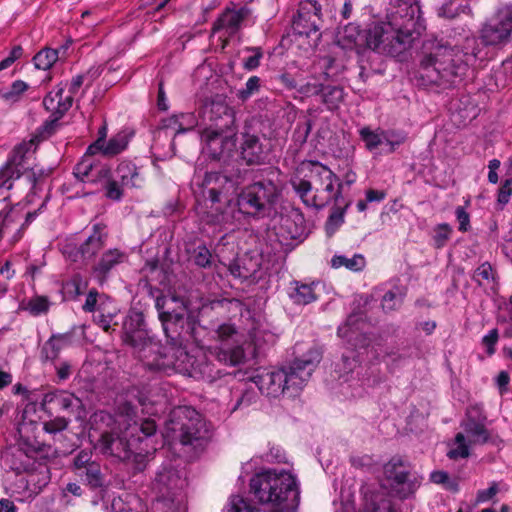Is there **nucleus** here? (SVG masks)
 <instances>
[{"instance_id": "9b49d317", "label": "nucleus", "mask_w": 512, "mask_h": 512, "mask_svg": "<svg viewBox=\"0 0 512 512\" xmlns=\"http://www.w3.org/2000/svg\"><path fill=\"white\" fill-rule=\"evenodd\" d=\"M217 341L208 348V355L227 366H238L246 359L245 337L233 325L223 324L216 330Z\"/></svg>"}, {"instance_id": "5fc2aeb1", "label": "nucleus", "mask_w": 512, "mask_h": 512, "mask_svg": "<svg viewBox=\"0 0 512 512\" xmlns=\"http://www.w3.org/2000/svg\"><path fill=\"white\" fill-rule=\"evenodd\" d=\"M92 459V452L88 450H81L74 458V468L76 473L81 472L86 467L95 463Z\"/></svg>"}, {"instance_id": "2f4dec72", "label": "nucleus", "mask_w": 512, "mask_h": 512, "mask_svg": "<svg viewBox=\"0 0 512 512\" xmlns=\"http://www.w3.org/2000/svg\"><path fill=\"white\" fill-rule=\"evenodd\" d=\"M93 154L86 152L82 160L74 167L73 174L81 182H95L98 181L97 172L100 169L96 168L91 158Z\"/></svg>"}, {"instance_id": "0e129e2a", "label": "nucleus", "mask_w": 512, "mask_h": 512, "mask_svg": "<svg viewBox=\"0 0 512 512\" xmlns=\"http://www.w3.org/2000/svg\"><path fill=\"white\" fill-rule=\"evenodd\" d=\"M114 314L108 313L104 314L102 312H98L94 315L95 323L101 327L105 332H109L112 329Z\"/></svg>"}, {"instance_id": "2eb2a0df", "label": "nucleus", "mask_w": 512, "mask_h": 512, "mask_svg": "<svg viewBox=\"0 0 512 512\" xmlns=\"http://www.w3.org/2000/svg\"><path fill=\"white\" fill-rule=\"evenodd\" d=\"M481 39L486 45H503L512 38V3L500 8L481 29Z\"/></svg>"}, {"instance_id": "f704fd0d", "label": "nucleus", "mask_w": 512, "mask_h": 512, "mask_svg": "<svg viewBox=\"0 0 512 512\" xmlns=\"http://www.w3.org/2000/svg\"><path fill=\"white\" fill-rule=\"evenodd\" d=\"M461 14H471V7L468 4H456L449 1L437 8V15L446 20H453Z\"/></svg>"}, {"instance_id": "473e14b6", "label": "nucleus", "mask_w": 512, "mask_h": 512, "mask_svg": "<svg viewBox=\"0 0 512 512\" xmlns=\"http://www.w3.org/2000/svg\"><path fill=\"white\" fill-rule=\"evenodd\" d=\"M131 135L126 131H120L112 138H110L105 144L103 148L99 149L98 152L102 153L105 156L113 157L128 147Z\"/></svg>"}, {"instance_id": "dca6fc26", "label": "nucleus", "mask_w": 512, "mask_h": 512, "mask_svg": "<svg viewBox=\"0 0 512 512\" xmlns=\"http://www.w3.org/2000/svg\"><path fill=\"white\" fill-rule=\"evenodd\" d=\"M34 145V140L22 142L17 145L5 165L0 169V196L7 199L4 191H9L13 187V181L19 179L23 171L27 169L25 166L28 155Z\"/></svg>"}, {"instance_id": "09e8293b", "label": "nucleus", "mask_w": 512, "mask_h": 512, "mask_svg": "<svg viewBox=\"0 0 512 512\" xmlns=\"http://www.w3.org/2000/svg\"><path fill=\"white\" fill-rule=\"evenodd\" d=\"M28 89V84L24 81H14L11 86L3 92L2 96L7 101H17L20 96Z\"/></svg>"}, {"instance_id": "79ce46f5", "label": "nucleus", "mask_w": 512, "mask_h": 512, "mask_svg": "<svg viewBox=\"0 0 512 512\" xmlns=\"http://www.w3.org/2000/svg\"><path fill=\"white\" fill-rule=\"evenodd\" d=\"M261 87V79L258 76H251L245 83V86L236 93L237 98L246 102L253 95L259 92Z\"/></svg>"}, {"instance_id": "4c0bfd02", "label": "nucleus", "mask_w": 512, "mask_h": 512, "mask_svg": "<svg viewBox=\"0 0 512 512\" xmlns=\"http://www.w3.org/2000/svg\"><path fill=\"white\" fill-rule=\"evenodd\" d=\"M77 475L92 488L101 487L103 485L100 465L96 462L92 463L81 472H78Z\"/></svg>"}, {"instance_id": "680f3d73", "label": "nucleus", "mask_w": 512, "mask_h": 512, "mask_svg": "<svg viewBox=\"0 0 512 512\" xmlns=\"http://www.w3.org/2000/svg\"><path fill=\"white\" fill-rule=\"evenodd\" d=\"M499 491L498 484L492 482L490 487L487 489L479 490L476 495L477 503H485L491 500Z\"/></svg>"}, {"instance_id": "864d4df0", "label": "nucleus", "mask_w": 512, "mask_h": 512, "mask_svg": "<svg viewBox=\"0 0 512 512\" xmlns=\"http://www.w3.org/2000/svg\"><path fill=\"white\" fill-rule=\"evenodd\" d=\"M451 234V228L448 224H440L435 230L433 236L434 244L437 248H441L445 245Z\"/></svg>"}, {"instance_id": "4468645a", "label": "nucleus", "mask_w": 512, "mask_h": 512, "mask_svg": "<svg viewBox=\"0 0 512 512\" xmlns=\"http://www.w3.org/2000/svg\"><path fill=\"white\" fill-rule=\"evenodd\" d=\"M321 5L315 0H304L300 2L297 15L293 19V31L306 37H313V45L320 39L322 26Z\"/></svg>"}, {"instance_id": "49530a36", "label": "nucleus", "mask_w": 512, "mask_h": 512, "mask_svg": "<svg viewBox=\"0 0 512 512\" xmlns=\"http://www.w3.org/2000/svg\"><path fill=\"white\" fill-rule=\"evenodd\" d=\"M367 512H394V509L389 498L378 494L367 505Z\"/></svg>"}, {"instance_id": "69168bd1", "label": "nucleus", "mask_w": 512, "mask_h": 512, "mask_svg": "<svg viewBox=\"0 0 512 512\" xmlns=\"http://www.w3.org/2000/svg\"><path fill=\"white\" fill-rule=\"evenodd\" d=\"M339 204L340 202L338 204H335L336 207L334 208L333 213L329 217V222L335 223L336 225H340L344 222V214L351 205V201H347L343 206H340Z\"/></svg>"}, {"instance_id": "6ab92c4d", "label": "nucleus", "mask_w": 512, "mask_h": 512, "mask_svg": "<svg viewBox=\"0 0 512 512\" xmlns=\"http://www.w3.org/2000/svg\"><path fill=\"white\" fill-rule=\"evenodd\" d=\"M201 141L203 149L213 158L220 159L228 156L235 148L233 137L223 135L222 132L212 128H207L201 133Z\"/></svg>"}, {"instance_id": "ddd939ff", "label": "nucleus", "mask_w": 512, "mask_h": 512, "mask_svg": "<svg viewBox=\"0 0 512 512\" xmlns=\"http://www.w3.org/2000/svg\"><path fill=\"white\" fill-rule=\"evenodd\" d=\"M384 473L390 482L391 490L401 499L412 496L420 487L422 477L411 472L400 458H392L384 466Z\"/></svg>"}, {"instance_id": "c85d7f7f", "label": "nucleus", "mask_w": 512, "mask_h": 512, "mask_svg": "<svg viewBox=\"0 0 512 512\" xmlns=\"http://www.w3.org/2000/svg\"><path fill=\"white\" fill-rule=\"evenodd\" d=\"M44 402L54 403L61 410L71 413L82 407L81 399L67 391H55L47 393L44 397Z\"/></svg>"}, {"instance_id": "774afa93", "label": "nucleus", "mask_w": 512, "mask_h": 512, "mask_svg": "<svg viewBox=\"0 0 512 512\" xmlns=\"http://www.w3.org/2000/svg\"><path fill=\"white\" fill-rule=\"evenodd\" d=\"M91 423L92 425L102 423L107 427H111V425L114 423V418L110 413L106 411H98L91 417Z\"/></svg>"}, {"instance_id": "cd10ccee", "label": "nucleus", "mask_w": 512, "mask_h": 512, "mask_svg": "<svg viewBox=\"0 0 512 512\" xmlns=\"http://www.w3.org/2000/svg\"><path fill=\"white\" fill-rule=\"evenodd\" d=\"M114 177L125 187H140L144 179L138 171V168L129 161H122L115 170Z\"/></svg>"}, {"instance_id": "58836bf2", "label": "nucleus", "mask_w": 512, "mask_h": 512, "mask_svg": "<svg viewBox=\"0 0 512 512\" xmlns=\"http://www.w3.org/2000/svg\"><path fill=\"white\" fill-rule=\"evenodd\" d=\"M58 59V50L45 48L39 51L33 58L35 67L41 70L50 69Z\"/></svg>"}, {"instance_id": "c756f323", "label": "nucleus", "mask_w": 512, "mask_h": 512, "mask_svg": "<svg viewBox=\"0 0 512 512\" xmlns=\"http://www.w3.org/2000/svg\"><path fill=\"white\" fill-rule=\"evenodd\" d=\"M105 242V235L97 227L93 233L80 245V254L82 261L86 262L94 258V256L102 249Z\"/></svg>"}, {"instance_id": "412c9836", "label": "nucleus", "mask_w": 512, "mask_h": 512, "mask_svg": "<svg viewBox=\"0 0 512 512\" xmlns=\"http://www.w3.org/2000/svg\"><path fill=\"white\" fill-rule=\"evenodd\" d=\"M99 446L104 454L112 455L120 460H130L132 455L130 444L112 431L101 433Z\"/></svg>"}, {"instance_id": "1a4fd4ad", "label": "nucleus", "mask_w": 512, "mask_h": 512, "mask_svg": "<svg viewBox=\"0 0 512 512\" xmlns=\"http://www.w3.org/2000/svg\"><path fill=\"white\" fill-rule=\"evenodd\" d=\"M279 197L277 186L270 180L254 182L241 190L237 196L238 213L263 218L275 212Z\"/></svg>"}, {"instance_id": "6e6552de", "label": "nucleus", "mask_w": 512, "mask_h": 512, "mask_svg": "<svg viewBox=\"0 0 512 512\" xmlns=\"http://www.w3.org/2000/svg\"><path fill=\"white\" fill-rule=\"evenodd\" d=\"M210 434V427L202 415L189 406L174 408L165 427V437L178 440L185 446H202L210 438Z\"/></svg>"}, {"instance_id": "c03bdc74", "label": "nucleus", "mask_w": 512, "mask_h": 512, "mask_svg": "<svg viewBox=\"0 0 512 512\" xmlns=\"http://www.w3.org/2000/svg\"><path fill=\"white\" fill-rule=\"evenodd\" d=\"M403 301V294L400 290H390L382 298V308L385 311H393L399 308Z\"/></svg>"}, {"instance_id": "393cba45", "label": "nucleus", "mask_w": 512, "mask_h": 512, "mask_svg": "<svg viewBox=\"0 0 512 512\" xmlns=\"http://www.w3.org/2000/svg\"><path fill=\"white\" fill-rule=\"evenodd\" d=\"M241 156L247 164H261L266 158V150L256 135L245 133L241 144Z\"/></svg>"}, {"instance_id": "13d9d810", "label": "nucleus", "mask_w": 512, "mask_h": 512, "mask_svg": "<svg viewBox=\"0 0 512 512\" xmlns=\"http://www.w3.org/2000/svg\"><path fill=\"white\" fill-rule=\"evenodd\" d=\"M249 51L253 52V55L247 57L243 61V67L246 70H255L259 67L260 61L263 58V53L260 48H248Z\"/></svg>"}, {"instance_id": "b1692460", "label": "nucleus", "mask_w": 512, "mask_h": 512, "mask_svg": "<svg viewBox=\"0 0 512 512\" xmlns=\"http://www.w3.org/2000/svg\"><path fill=\"white\" fill-rule=\"evenodd\" d=\"M127 261L128 254L125 251L117 248L108 249L94 266L93 272L99 281H104L110 271Z\"/></svg>"}, {"instance_id": "8fccbe9b", "label": "nucleus", "mask_w": 512, "mask_h": 512, "mask_svg": "<svg viewBox=\"0 0 512 512\" xmlns=\"http://www.w3.org/2000/svg\"><path fill=\"white\" fill-rule=\"evenodd\" d=\"M430 479L433 483L442 484L450 491L456 492L458 490V483L455 480L450 479L447 472L434 471L431 473Z\"/></svg>"}, {"instance_id": "5701e85b", "label": "nucleus", "mask_w": 512, "mask_h": 512, "mask_svg": "<svg viewBox=\"0 0 512 512\" xmlns=\"http://www.w3.org/2000/svg\"><path fill=\"white\" fill-rule=\"evenodd\" d=\"M363 322L361 321L360 314H351L348 316L346 322L339 326V337L346 339L348 344L352 347L364 348L366 346V337L362 333Z\"/></svg>"}, {"instance_id": "aec40b11", "label": "nucleus", "mask_w": 512, "mask_h": 512, "mask_svg": "<svg viewBox=\"0 0 512 512\" xmlns=\"http://www.w3.org/2000/svg\"><path fill=\"white\" fill-rule=\"evenodd\" d=\"M73 97L64 88L58 87L57 89L49 92L44 98V107L56 115L55 119L45 125V129H52L56 125L58 119L66 113L72 106Z\"/></svg>"}, {"instance_id": "f8f14e48", "label": "nucleus", "mask_w": 512, "mask_h": 512, "mask_svg": "<svg viewBox=\"0 0 512 512\" xmlns=\"http://www.w3.org/2000/svg\"><path fill=\"white\" fill-rule=\"evenodd\" d=\"M155 307L168 338L175 340L176 336L191 332V316L186 303L182 299L175 296L157 297Z\"/></svg>"}, {"instance_id": "f03ea898", "label": "nucleus", "mask_w": 512, "mask_h": 512, "mask_svg": "<svg viewBox=\"0 0 512 512\" xmlns=\"http://www.w3.org/2000/svg\"><path fill=\"white\" fill-rule=\"evenodd\" d=\"M386 19L365 30V45L392 57L407 51L425 28L417 0H391Z\"/></svg>"}, {"instance_id": "c9c22d12", "label": "nucleus", "mask_w": 512, "mask_h": 512, "mask_svg": "<svg viewBox=\"0 0 512 512\" xmlns=\"http://www.w3.org/2000/svg\"><path fill=\"white\" fill-rule=\"evenodd\" d=\"M463 427L470 443L483 444L488 441L489 433L484 424L469 420L463 425Z\"/></svg>"}, {"instance_id": "3c124183", "label": "nucleus", "mask_w": 512, "mask_h": 512, "mask_svg": "<svg viewBox=\"0 0 512 512\" xmlns=\"http://www.w3.org/2000/svg\"><path fill=\"white\" fill-rule=\"evenodd\" d=\"M344 37L349 40L351 44L362 46L365 44V31L362 33L358 28L349 24L344 29Z\"/></svg>"}, {"instance_id": "7c9ffc66", "label": "nucleus", "mask_w": 512, "mask_h": 512, "mask_svg": "<svg viewBox=\"0 0 512 512\" xmlns=\"http://www.w3.org/2000/svg\"><path fill=\"white\" fill-rule=\"evenodd\" d=\"M205 113L209 114V119L212 121L225 119L224 126H228L233 122V111L221 97L212 99L210 103L206 105Z\"/></svg>"}, {"instance_id": "052dcab7", "label": "nucleus", "mask_w": 512, "mask_h": 512, "mask_svg": "<svg viewBox=\"0 0 512 512\" xmlns=\"http://www.w3.org/2000/svg\"><path fill=\"white\" fill-rule=\"evenodd\" d=\"M456 219L459 223V231L467 232L470 229V215L466 212L465 208L458 206L455 210Z\"/></svg>"}, {"instance_id": "bf43d9fd", "label": "nucleus", "mask_w": 512, "mask_h": 512, "mask_svg": "<svg viewBox=\"0 0 512 512\" xmlns=\"http://www.w3.org/2000/svg\"><path fill=\"white\" fill-rule=\"evenodd\" d=\"M512 196V178L506 179L499 188L497 202L502 207L508 204Z\"/></svg>"}, {"instance_id": "6e6d98bb", "label": "nucleus", "mask_w": 512, "mask_h": 512, "mask_svg": "<svg viewBox=\"0 0 512 512\" xmlns=\"http://www.w3.org/2000/svg\"><path fill=\"white\" fill-rule=\"evenodd\" d=\"M68 426V421L63 417H56L43 424V429L49 434H56L65 430Z\"/></svg>"}, {"instance_id": "72a5a7b5", "label": "nucleus", "mask_w": 512, "mask_h": 512, "mask_svg": "<svg viewBox=\"0 0 512 512\" xmlns=\"http://www.w3.org/2000/svg\"><path fill=\"white\" fill-rule=\"evenodd\" d=\"M330 263L331 266L335 269L344 267L350 271L358 272L364 269L366 260L362 254H353L351 257L335 254L331 258Z\"/></svg>"}, {"instance_id": "20e7f679", "label": "nucleus", "mask_w": 512, "mask_h": 512, "mask_svg": "<svg viewBox=\"0 0 512 512\" xmlns=\"http://www.w3.org/2000/svg\"><path fill=\"white\" fill-rule=\"evenodd\" d=\"M290 184L307 207L322 209L330 203L342 200L343 183L326 165L310 161L290 179Z\"/></svg>"}, {"instance_id": "338daca9", "label": "nucleus", "mask_w": 512, "mask_h": 512, "mask_svg": "<svg viewBox=\"0 0 512 512\" xmlns=\"http://www.w3.org/2000/svg\"><path fill=\"white\" fill-rule=\"evenodd\" d=\"M28 310L33 315H39L48 310V302L46 299L41 298V297L32 299L28 303Z\"/></svg>"}, {"instance_id": "4be33fe9", "label": "nucleus", "mask_w": 512, "mask_h": 512, "mask_svg": "<svg viewBox=\"0 0 512 512\" xmlns=\"http://www.w3.org/2000/svg\"><path fill=\"white\" fill-rule=\"evenodd\" d=\"M300 91L305 94L322 95V101L328 110L339 108L344 100V90L339 86H324L322 84H306Z\"/></svg>"}, {"instance_id": "e433bc0d", "label": "nucleus", "mask_w": 512, "mask_h": 512, "mask_svg": "<svg viewBox=\"0 0 512 512\" xmlns=\"http://www.w3.org/2000/svg\"><path fill=\"white\" fill-rule=\"evenodd\" d=\"M67 342V337L64 335H53L45 342L42 348V355L47 360H54L58 357Z\"/></svg>"}, {"instance_id": "0eeeda50", "label": "nucleus", "mask_w": 512, "mask_h": 512, "mask_svg": "<svg viewBox=\"0 0 512 512\" xmlns=\"http://www.w3.org/2000/svg\"><path fill=\"white\" fill-rule=\"evenodd\" d=\"M250 487L261 503L298 506L299 489L295 477L288 471L269 469L259 473L251 479Z\"/></svg>"}, {"instance_id": "ea45409f", "label": "nucleus", "mask_w": 512, "mask_h": 512, "mask_svg": "<svg viewBox=\"0 0 512 512\" xmlns=\"http://www.w3.org/2000/svg\"><path fill=\"white\" fill-rule=\"evenodd\" d=\"M223 512H261L251 505L249 501L239 495H233L229 498Z\"/></svg>"}, {"instance_id": "9d476101", "label": "nucleus", "mask_w": 512, "mask_h": 512, "mask_svg": "<svg viewBox=\"0 0 512 512\" xmlns=\"http://www.w3.org/2000/svg\"><path fill=\"white\" fill-rule=\"evenodd\" d=\"M185 480L173 468L164 467L153 482V489L158 494L153 504L155 512H185V502L182 490Z\"/></svg>"}, {"instance_id": "f257e3e1", "label": "nucleus", "mask_w": 512, "mask_h": 512, "mask_svg": "<svg viewBox=\"0 0 512 512\" xmlns=\"http://www.w3.org/2000/svg\"><path fill=\"white\" fill-rule=\"evenodd\" d=\"M121 337L149 370L166 374L178 372L190 376L200 375L209 381L218 374L206 355L196 358L184 347L174 343L163 347L146 329L144 315L140 311H129L122 324Z\"/></svg>"}, {"instance_id": "a19ab883", "label": "nucleus", "mask_w": 512, "mask_h": 512, "mask_svg": "<svg viewBox=\"0 0 512 512\" xmlns=\"http://www.w3.org/2000/svg\"><path fill=\"white\" fill-rule=\"evenodd\" d=\"M447 456L453 460L469 456V445L463 433L455 436L453 447L448 451Z\"/></svg>"}, {"instance_id": "a18cd8bd", "label": "nucleus", "mask_w": 512, "mask_h": 512, "mask_svg": "<svg viewBox=\"0 0 512 512\" xmlns=\"http://www.w3.org/2000/svg\"><path fill=\"white\" fill-rule=\"evenodd\" d=\"M473 278L480 285H484L485 283L489 284L494 282L495 279V271L492 268L491 264L488 262L482 263L474 272Z\"/></svg>"}, {"instance_id": "a878e982", "label": "nucleus", "mask_w": 512, "mask_h": 512, "mask_svg": "<svg viewBox=\"0 0 512 512\" xmlns=\"http://www.w3.org/2000/svg\"><path fill=\"white\" fill-rule=\"evenodd\" d=\"M98 181L102 182L104 195L112 201H120L123 197L122 183L112 175L111 169L107 166H101L97 172Z\"/></svg>"}, {"instance_id": "f3484780", "label": "nucleus", "mask_w": 512, "mask_h": 512, "mask_svg": "<svg viewBox=\"0 0 512 512\" xmlns=\"http://www.w3.org/2000/svg\"><path fill=\"white\" fill-rule=\"evenodd\" d=\"M361 140L365 148L374 154H390L406 140V134L395 130H372L369 127H363L359 131Z\"/></svg>"}, {"instance_id": "39448f33", "label": "nucleus", "mask_w": 512, "mask_h": 512, "mask_svg": "<svg viewBox=\"0 0 512 512\" xmlns=\"http://www.w3.org/2000/svg\"><path fill=\"white\" fill-rule=\"evenodd\" d=\"M193 193L197 200V211L206 216L207 222L229 223L234 219L226 210H222V204L230 207L228 194L234 190L235 183L232 179L218 172H206L201 174L196 170L192 182Z\"/></svg>"}, {"instance_id": "423d86ee", "label": "nucleus", "mask_w": 512, "mask_h": 512, "mask_svg": "<svg viewBox=\"0 0 512 512\" xmlns=\"http://www.w3.org/2000/svg\"><path fill=\"white\" fill-rule=\"evenodd\" d=\"M463 57L458 49L437 42L421 60L419 77L422 84L441 89L456 85L467 70Z\"/></svg>"}, {"instance_id": "e2e57ef3", "label": "nucleus", "mask_w": 512, "mask_h": 512, "mask_svg": "<svg viewBox=\"0 0 512 512\" xmlns=\"http://www.w3.org/2000/svg\"><path fill=\"white\" fill-rule=\"evenodd\" d=\"M498 330L492 329L490 330L483 338L482 343L486 348V351L489 355H492L495 353V345L498 342Z\"/></svg>"}, {"instance_id": "37998d69", "label": "nucleus", "mask_w": 512, "mask_h": 512, "mask_svg": "<svg viewBox=\"0 0 512 512\" xmlns=\"http://www.w3.org/2000/svg\"><path fill=\"white\" fill-rule=\"evenodd\" d=\"M359 363L358 358L353 350L348 353H344L341 359V363L338 364L339 377H345L349 373H352Z\"/></svg>"}, {"instance_id": "de8ad7c7", "label": "nucleus", "mask_w": 512, "mask_h": 512, "mask_svg": "<svg viewBox=\"0 0 512 512\" xmlns=\"http://www.w3.org/2000/svg\"><path fill=\"white\" fill-rule=\"evenodd\" d=\"M169 131H171L174 136L181 134L177 114L162 119L157 133L159 137L162 133L165 134V136H169Z\"/></svg>"}, {"instance_id": "603ef678", "label": "nucleus", "mask_w": 512, "mask_h": 512, "mask_svg": "<svg viewBox=\"0 0 512 512\" xmlns=\"http://www.w3.org/2000/svg\"><path fill=\"white\" fill-rule=\"evenodd\" d=\"M179 120V128L181 133H185L194 129L198 124L197 116L192 113H180L177 114Z\"/></svg>"}, {"instance_id": "4d7b16f0", "label": "nucleus", "mask_w": 512, "mask_h": 512, "mask_svg": "<svg viewBox=\"0 0 512 512\" xmlns=\"http://www.w3.org/2000/svg\"><path fill=\"white\" fill-rule=\"evenodd\" d=\"M194 262L199 267L206 268L211 264V253L205 246H198L194 250Z\"/></svg>"}, {"instance_id": "bb28decb", "label": "nucleus", "mask_w": 512, "mask_h": 512, "mask_svg": "<svg viewBox=\"0 0 512 512\" xmlns=\"http://www.w3.org/2000/svg\"><path fill=\"white\" fill-rule=\"evenodd\" d=\"M316 283H302L293 281L288 288V296L291 301L296 305H307L317 299L315 292Z\"/></svg>"}, {"instance_id": "7ed1b4c3", "label": "nucleus", "mask_w": 512, "mask_h": 512, "mask_svg": "<svg viewBox=\"0 0 512 512\" xmlns=\"http://www.w3.org/2000/svg\"><path fill=\"white\" fill-rule=\"evenodd\" d=\"M321 359L322 352L318 348H311L288 368H262L257 370L251 380L267 397L277 398L282 394L293 397L306 385Z\"/></svg>"}, {"instance_id": "a211bd4d", "label": "nucleus", "mask_w": 512, "mask_h": 512, "mask_svg": "<svg viewBox=\"0 0 512 512\" xmlns=\"http://www.w3.org/2000/svg\"><path fill=\"white\" fill-rule=\"evenodd\" d=\"M251 13V9L247 6L228 7L215 21L212 30L214 33L224 31L225 36H231L241 28L242 24L251 16Z\"/></svg>"}]
</instances>
